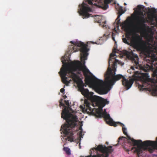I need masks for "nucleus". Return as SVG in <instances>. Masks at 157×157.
I'll return each instance as SVG.
<instances>
[{"label": "nucleus", "mask_w": 157, "mask_h": 157, "mask_svg": "<svg viewBox=\"0 0 157 157\" xmlns=\"http://www.w3.org/2000/svg\"><path fill=\"white\" fill-rule=\"evenodd\" d=\"M80 108L81 109H83V106H82V105H80Z\"/></svg>", "instance_id": "30"}, {"label": "nucleus", "mask_w": 157, "mask_h": 157, "mask_svg": "<svg viewBox=\"0 0 157 157\" xmlns=\"http://www.w3.org/2000/svg\"><path fill=\"white\" fill-rule=\"evenodd\" d=\"M85 63V61H84V62H83V63L84 64V63Z\"/></svg>", "instance_id": "36"}, {"label": "nucleus", "mask_w": 157, "mask_h": 157, "mask_svg": "<svg viewBox=\"0 0 157 157\" xmlns=\"http://www.w3.org/2000/svg\"><path fill=\"white\" fill-rule=\"evenodd\" d=\"M79 129L81 130V131L80 132V133H79V134L80 135H81L82 133V128L81 126H80L79 127Z\"/></svg>", "instance_id": "26"}, {"label": "nucleus", "mask_w": 157, "mask_h": 157, "mask_svg": "<svg viewBox=\"0 0 157 157\" xmlns=\"http://www.w3.org/2000/svg\"><path fill=\"white\" fill-rule=\"evenodd\" d=\"M79 7L80 9L78 13L81 16H82L83 18L92 17V15L89 13V12L91 11V9L87 4L83 2L82 4L79 5Z\"/></svg>", "instance_id": "7"}, {"label": "nucleus", "mask_w": 157, "mask_h": 157, "mask_svg": "<svg viewBox=\"0 0 157 157\" xmlns=\"http://www.w3.org/2000/svg\"><path fill=\"white\" fill-rule=\"evenodd\" d=\"M149 11L150 12H151L153 13H156V10L155 8H153L151 9H150L149 10Z\"/></svg>", "instance_id": "18"}, {"label": "nucleus", "mask_w": 157, "mask_h": 157, "mask_svg": "<svg viewBox=\"0 0 157 157\" xmlns=\"http://www.w3.org/2000/svg\"><path fill=\"white\" fill-rule=\"evenodd\" d=\"M63 99L62 98L60 99V100L59 101V105L60 106H63L64 105V104L63 103Z\"/></svg>", "instance_id": "22"}, {"label": "nucleus", "mask_w": 157, "mask_h": 157, "mask_svg": "<svg viewBox=\"0 0 157 157\" xmlns=\"http://www.w3.org/2000/svg\"><path fill=\"white\" fill-rule=\"evenodd\" d=\"M66 96H65V97L64 98H66Z\"/></svg>", "instance_id": "35"}, {"label": "nucleus", "mask_w": 157, "mask_h": 157, "mask_svg": "<svg viewBox=\"0 0 157 157\" xmlns=\"http://www.w3.org/2000/svg\"><path fill=\"white\" fill-rule=\"evenodd\" d=\"M153 75L155 82H157V72L156 71L154 72V75Z\"/></svg>", "instance_id": "19"}, {"label": "nucleus", "mask_w": 157, "mask_h": 157, "mask_svg": "<svg viewBox=\"0 0 157 157\" xmlns=\"http://www.w3.org/2000/svg\"><path fill=\"white\" fill-rule=\"evenodd\" d=\"M96 16H97V15H95V16L96 17Z\"/></svg>", "instance_id": "38"}, {"label": "nucleus", "mask_w": 157, "mask_h": 157, "mask_svg": "<svg viewBox=\"0 0 157 157\" xmlns=\"http://www.w3.org/2000/svg\"><path fill=\"white\" fill-rule=\"evenodd\" d=\"M129 151V150H128V149H126V151Z\"/></svg>", "instance_id": "32"}, {"label": "nucleus", "mask_w": 157, "mask_h": 157, "mask_svg": "<svg viewBox=\"0 0 157 157\" xmlns=\"http://www.w3.org/2000/svg\"><path fill=\"white\" fill-rule=\"evenodd\" d=\"M126 138L124 136H121L119 137L118 139V144L115 145V146H117V144H121L125 141L126 140Z\"/></svg>", "instance_id": "15"}, {"label": "nucleus", "mask_w": 157, "mask_h": 157, "mask_svg": "<svg viewBox=\"0 0 157 157\" xmlns=\"http://www.w3.org/2000/svg\"><path fill=\"white\" fill-rule=\"evenodd\" d=\"M142 76L143 77L147 78L148 76V74L147 73H143Z\"/></svg>", "instance_id": "20"}, {"label": "nucleus", "mask_w": 157, "mask_h": 157, "mask_svg": "<svg viewBox=\"0 0 157 157\" xmlns=\"http://www.w3.org/2000/svg\"><path fill=\"white\" fill-rule=\"evenodd\" d=\"M88 3L90 5H92L93 4L91 0H87Z\"/></svg>", "instance_id": "25"}, {"label": "nucleus", "mask_w": 157, "mask_h": 157, "mask_svg": "<svg viewBox=\"0 0 157 157\" xmlns=\"http://www.w3.org/2000/svg\"><path fill=\"white\" fill-rule=\"evenodd\" d=\"M116 49L114 47L113 52L109 56V67L106 73L104 75L106 82L108 86L111 87L116 82L122 78V85L125 87L127 90L129 89L133 83L132 79H126L121 75L118 74L115 75L116 67L119 61L115 59L116 55Z\"/></svg>", "instance_id": "3"}, {"label": "nucleus", "mask_w": 157, "mask_h": 157, "mask_svg": "<svg viewBox=\"0 0 157 157\" xmlns=\"http://www.w3.org/2000/svg\"><path fill=\"white\" fill-rule=\"evenodd\" d=\"M112 148L111 146H109L107 147L105 146L103 147L102 145H99L97 147L96 150L105 154L106 155L103 157H108L109 153H111L113 151Z\"/></svg>", "instance_id": "9"}, {"label": "nucleus", "mask_w": 157, "mask_h": 157, "mask_svg": "<svg viewBox=\"0 0 157 157\" xmlns=\"http://www.w3.org/2000/svg\"><path fill=\"white\" fill-rule=\"evenodd\" d=\"M69 109H71L69 107H66L61 113V117L66 120V123L61 126L60 130L67 136V139L72 142L74 141L72 128L76 125L78 120L76 115L69 112Z\"/></svg>", "instance_id": "4"}, {"label": "nucleus", "mask_w": 157, "mask_h": 157, "mask_svg": "<svg viewBox=\"0 0 157 157\" xmlns=\"http://www.w3.org/2000/svg\"><path fill=\"white\" fill-rule=\"evenodd\" d=\"M124 148H125V149H126V148H125V147H124Z\"/></svg>", "instance_id": "39"}, {"label": "nucleus", "mask_w": 157, "mask_h": 157, "mask_svg": "<svg viewBox=\"0 0 157 157\" xmlns=\"http://www.w3.org/2000/svg\"><path fill=\"white\" fill-rule=\"evenodd\" d=\"M96 114L99 117L101 118L102 117H104L107 124L110 126L115 127L118 124L122 127V130L123 133L127 138V143L134 146H137L136 147H132V150L135 149L134 152L136 153L138 157H140V156L142 155V153L145 150L149 151V146H152L155 147L157 146V142H155L153 141L146 140L143 142L141 140H136L131 138L128 135L126 132V128L124 127V125L119 122H114L112 119L110 117L109 114H108L105 111L103 113L102 109L98 110L96 111Z\"/></svg>", "instance_id": "2"}, {"label": "nucleus", "mask_w": 157, "mask_h": 157, "mask_svg": "<svg viewBox=\"0 0 157 157\" xmlns=\"http://www.w3.org/2000/svg\"><path fill=\"white\" fill-rule=\"evenodd\" d=\"M92 157H97L96 156V155H94Z\"/></svg>", "instance_id": "33"}, {"label": "nucleus", "mask_w": 157, "mask_h": 157, "mask_svg": "<svg viewBox=\"0 0 157 157\" xmlns=\"http://www.w3.org/2000/svg\"><path fill=\"white\" fill-rule=\"evenodd\" d=\"M91 103L86 99L84 100V108H85L86 111L89 110L91 112L93 111V109L90 107Z\"/></svg>", "instance_id": "11"}, {"label": "nucleus", "mask_w": 157, "mask_h": 157, "mask_svg": "<svg viewBox=\"0 0 157 157\" xmlns=\"http://www.w3.org/2000/svg\"><path fill=\"white\" fill-rule=\"evenodd\" d=\"M110 2V0H104V3L99 7L104 10H106L108 8V3Z\"/></svg>", "instance_id": "12"}, {"label": "nucleus", "mask_w": 157, "mask_h": 157, "mask_svg": "<svg viewBox=\"0 0 157 157\" xmlns=\"http://www.w3.org/2000/svg\"><path fill=\"white\" fill-rule=\"evenodd\" d=\"M144 7L140 5H138L137 6V8L138 11H136L137 14L138 15H140L142 16H144V13L143 11H141V9H143Z\"/></svg>", "instance_id": "13"}, {"label": "nucleus", "mask_w": 157, "mask_h": 157, "mask_svg": "<svg viewBox=\"0 0 157 157\" xmlns=\"http://www.w3.org/2000/svg\"><path fill=\"white\" fill-rule=\"evenodd\" d=\"M63 150L67 155H71V151L70 148L68 147H64Z\"/></svg>", "instance_id": "17"}, {"label": "nucleus", "mask_w": 157, "mask_h": 157, "mask_svg": "<svg viewBox=\"0 0 157 157\" xmlns=\"http://www.w3.org/2000/svg\"><path fill=\"white\" fill-rule=\"evenodd\" d=\"M135 9H136V8H134V10H135Z\"/></svg>", "instance_id": "40"}, {"label": "nucleus", "mask_w": 157, "mask_h": 157, "mask_svg": "<svg viewBox=\"0 0 157 157\" xmlns=\"http://www.w3.org/2000/svg\"><path fill=\"white\" fill-rule=\"evenodd\" d=\"M154 91H155V92L156 91V90H154Z\"/></svg>", "instance_id": "34"}, {"label": "nucleus", "mask_w": 157, "mask_h": 157, "mask_svg": "<svg viewBox=\"0 0 157 157\" xmlns=\"http://www.w3.org/2000/svg\"><path fill=\"white\" fill-rule=\"evenodd\" d=\"M62 62L63 65L59 73L63 83L67 85L70 83L71 80L68 78L67 77V76L76 83L82 94L88 99H93L94 101L102 107L109 104V102L107 99L98 96L93 97L92 96L93 93L89 92L88 89L84 88V86H86V85L83 83L79 76L75 73L74 72L77 70L82 71L85 77V82L91 85L95 89L97 92L100 94H106L109 91L106 80L105 82H104L94 76L92 77L89 75L88 74L90 73L89 70L86 66H82L81 62L79 61L72 62L69 65L66 63V61L65 59H62Z\"/></svg>", "instance_id": "1"}, {"label": "nucleus", "mask_w": 157, "mask_h": 157, "mask_svg": "<svg viewBox=\"0 0 157 157\" xmlns=\"http://www.w3.org/2000/svg\"><path fill=\"white\" fill-rule=\"evenodd\" d=\"M92 43L93 44H94V42H92Z\"/></svg>", "instance_id": "37"}, {"label": "nucleus", "mask_w": 157, "mask_h": 157, "mask_svg": "<svg viewBox=\"0 0 157 157\" xmlns=\"http://www.w3.org/2000/svg\"><path fill=\"white\" fill-rule=\"evenodd\" d=\"M132 32L130 31H128L126 33V36H131V35Z\"/></svg>", "instance_id": "24"}, {"label": "nucleus", "mask_w": 157, "mask_h": 157, "mask_svg": "<svg viewBox=\"0 0 157 157\" xmlns=\"http://www.w3.org/2000/svg\"><path fill=\"white\" fill-rule=\"evenodd\" d=\"M138 72L137 71H136V72H135V74H137L138 73Z\"/></svg>", "instance_id": "31"}, {"label": "nucleus", "mask_w": 157, "mask_h": 157, "mask_svg": "<svg viewBox=\"0 0 157 157\" xmlns=\"http://www.w3.org/2000/svg\"><path fill=\"white\" fill-rule=\"evenodd\" d=\"M70 43L74 45L71 44L69 46L68 52L70 53H72L80 51L81 52V59L84 60H86L88 55L87 52L89 50L87 48L88 45L81 41L74 42L71 41Z\"/></svg>", "instance_id": "5"}, {"label": "nucleus", "mask_w": 157, "mask_h": 157, "mask_svg": "<svg viewBox=\"0 0 157 157\" xmlns=\"http://www.w3.org/2000/svg\"><path fill=\"white\" fill-rule=\"evenodd\" d=\"M148 59H146V61L149 63L146 64L143 66V69L146 72H147L149 71H153L154 69V68L153 67V65H154L155 67H156L157 66V60L153 59L152 58L148 57L147 58Z\"/></svg>", "instance_id": "8"}, {"label": "nucleus", "mask_w": 157, "mask_h": 157, "mask_svg": "<svg viewBox=\"0 0 157 157\" xmlns=\"http://www.w3.org/2000/svg\"><path fill=\"white\" fill-rule=\"evenodd\" d=\"M139 24L140 26V28H143L146 27V23L148 21V20L146 18V20H143L142 21L139 20Z\"/></svg>", "instance_id": "14"}, {"label": "nucleus", "mask_w": 157, "mask_h": 157, "mask_svg": "<svg viewBox=\"0 0 157 157\" xmlns=\"http://www.w3.org/2000/svg\"><path fill=\"white\" fill-rule=\"evenodd\" d=\"M122 40L124 43L128 45L131 44L135 49L139 51L142 52L144 50V41L137 34L135 36H132V40L131 36L125 35V37L123 38Z\"/></svg>", "instance_id": "6"}, {"label": "nucleus", "mask_w": 157, "mask_h": 157, "mask_svg": "<svg viewBox=\"0 0 157 157\" xmlns=\"http://www.w3.org/2000/svg\"><path fill=\"white\" fill-rule=\"evenodd\" d=\"M149 19H150V17H149Z\"/></svg>", "instance_id": "41"}, {"label": "nucleus", "mask_w": 157, "mask_h": 157, "mask_svg": "<svg viewBox=\"0 0 157 157\" xmlns=\"http://www.w3.org/2000/svg\"><path fill=\"white\" fill-rule=\"evenodd\" d=\"M64 102H65V103L66 104V105L69 106V102L68 101H67L66 100L64 101Z\"/></svg>", "instance_id": "27"}, {"label": "nucleus", "mask_w": 157, "mask_h": 157, "mask_svg": "<svg viewBox=\"0 0 157 157\" xmlns=\"http://www.w3.org/2000/svg\"><path fill=\"white\" fill-rule=\"evenodd\" d=\"M138 18L139 19V18H140V19L139 20H140V21H142L143 20H146V18H145L144 17V16H142L140 17L139 16L138 17Z\"/></svg>", "instance_id": "23"}, {"label": "nucleus", "mask_w": 157, "mask_h": 157, "mask_svg": "<svg viewBox=\"0 0 157 157\" xmlns=\"http://www.w3.org/2000/svg\"><path fill=\"white\" fill-rule=\"evenodd\" d=\"M65 89L64 88H62L60 89V91L61 93H63Z\"/></svg>", "instance_id": "28"}, {"label": "nucleus", "mask_w": 157, "mask_h": 157, "mask_svg": "<svg viewBox=\"0 0 157 157\" xmlns=\"http://www.w3.org/2000/svg\"><path fill=\"white\" fill-rule=\"evenodd\" d=\"M120 16L119 15V16H118L117 18L116 19V21H117V24L118 25H119L120 24Z\"/></svg>", "instance_id": "21"}, {"label": "nucleus", "mask_w": 157, "mask_h": 157, "mask_svg": "<svg viewBox=\"0 0 157 157\" xmlns=\"http://www.w3.org/2000/svg\"><path fill=\"white\" fill-rule=\"evenodd\" d=\"M156 141H153V142H157V137L156 138ZM156 147H153L152 146H149V151L151 152H152L155 149L157 150V146H155Z\"/></svg>", "instance_id": "16"}, {"label": "nucleus", "mask_w": 157, "mask_h": 157, "mask_svg": "<svg viewBox=\"0 0 157 157\" xmlns=\"http://www.w3.org/2000/svg\"><path fill=\"white\" fill-rule=\"evenodd\" d=\"M112 39L115 42V43L116 44V42L115 41L114 37H113V36H112Z\"/></svg>", "instance_id": "29"}, {"label": "nucleus", "mask_w": 157, "mask_h": 157, "mask_svg": "<svg viewBox=\"0 0 157 157\" xmlns=\"http://www.w3.org/2000/svg\"><path fill=\"white\" fill-rule=\"evenodd\" d=\"M139 58L137 55H135V57L132 58V62L134 63V66H131V68L133 71L134 70L135 67L137 69L141 68V65L139 64Z\"/></svg>", "instance_id": "10"}]
</instances>
